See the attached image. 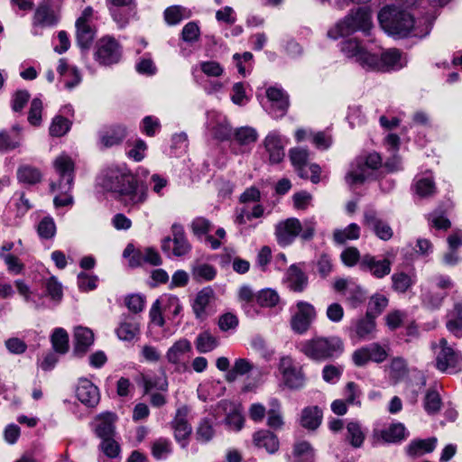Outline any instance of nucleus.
<instances>
[{
    "instance_id": "nucleus-58",
    "label": "nucleus",
    "mask_w": 462,
    "mask_h": 462,
    "mask_svg": "<svg viewBox=\"0 0 462 462\" xmlns=\"http://www.w3.org/2000/svg\"><path fill=\"white\" fill-rule=\"evenodd\" d=\"M267 424L273 429H278L283 424L280 404L275 399L270 402V409L267 411Z\"/></svg>"
},
{
    "instance_id": "nucleus-15",
    "label": "nucleus",
    "mask_w": 462,
    "mask_h": 462,
    "mask_svg": "<svg viewBox=\"0 0 462 462\" xmlns=\"http://www.w3.org/2000/svg\"><path fill=\"white\" fill-rule=\"evenodd\" d=\"M15 286L18 293L23 298L24 302L32 308L35 310L50 308L45 293H40L35 290H32L23 280H16Z\"/></svg>"
},
{
    "instance_id": "nucleus-7",
    "label": "nucleus",
    "mask_w": 462,
    "mask_h": 462,
    "mask_svg": "<svg viewBox=\"0 0 462 462\" xmlns=\"http://www.w3.org/2000/svg\"><path fill=\"white\" fill-rule=\"evenodd\" d=\"M122 47L111 36H104L97 42L95 60L102 66H111L120 61Z\"/></svg>"
},
{
    "instance_id": "nucleus-47",
    "label": "nucleus",
    "mask_w": 462,
    "mask_h": 462,
    "mask_svg": "<svg viewBox=\"0 0 462 462\" xmlns=\"http://www.w3.org/2000/svg\"><path fill=\"white\" fill-rule=\"evenodd\" d=\"M46 297L48 296L55 305L59 304L63 297L61 283L55 278L50 277L44 282Z\"/></svg>"
},
{
    "instance_id": "nucleus-32",
    "label": "nucleus",
    "mask_w": 462,
    "mask_h": 462,
    "mask_svg": "<svg viewBox=\"0 0 462 462\" xmlns=\"http://www.w3.org/2000/svg\"><path fill=\"white\" fill-rule=\"evenodd\" d=\"M323 412L318 406H309L302 410L300 425L310 430H316L322 422Z\"/></svg>"
},
{
    "instance_id": "nucleus-55",
    "label": "nucleus",
    "mask_w": 462,
    "mask_h": 462,
    "mask_svg": "<svg viewBox=\"0 0 462 462\" xmlns=\"http://www.w3.org/2000/svg\"><path fill=\"white\" fill-rule=\"evenodd\" d=\"M70 121L61 116H56L50 125V134L60 137L66 134L70 129Z\"/></svg>"
},
{
    "instance_id": "nucleus-1",
    "label": "nucleus",
    "mask_w": 462,
    "mask_h": 462,
    "mask_svg": "<svg viewBox=\"0 0 462 462\" xmlns=\"http://www.w3.org/2000/svg\"><path fill=\"white\" fill-rule=\"evenodd\" d=\"M101 185L126 207L139 206L147 199L146 189L138 185L134 175L125 163L106 168L101 176Z\"/></svg>"
},
{
    "instance_id": "nucleus-45",
    "label": "nucleus",
    "mask_w": 462,
    "mask_h": 462,
    "mask_svg": "<svg viewBox=\"0 0 462 462\" xmlns=\"http://www.w3.org/2000/svg\"><path fill=\"white\" fill-rule=\"evenodd\" d=\"M365 438V433L358 422L351 421L347 423L346 439L353 448H360L364 443Z\"/></svg>"
},
{
    "instance_id": "nucleus-10",
    "label": "nucleus",
    "mask_w": 462,
    "mask_h": 462,
    "mask_svg": "<svg viewBox=\"0 0 462 462\" xmlns=\"http://www.w3.org/2000/svg\"><path fill=\"white\" fill-rule=\"evenodd\" d=\"M189 413L187 406L180 407L171 421L175 439L183 448L188 446V439L192 432V427L188 420Z\"/></svg>"
},
{
    "instance_id": "nucleus-20",
    "label": "nucleus",
    "mask_w": 462,
    "mask_h": 462,
    "mask_svg": "<svg viewBox=\"0 0 462 462\" xmlns=\"http://www.w3.org/2000/svg\"><path fill=\"white\" fill-rule=\"evenodd\" d=\"M139 383L143 387L144 393L168 390V380L164 373L158 374L152 372L143 373L140 375Z\"/></svg>"
},
{
    "instance_id": "nucleus-36",
    "label": "nucleus",
    "mask_w": 462,
    "mask_h": 462,
    "mask_svg": "<svg viewBox=\"0 0 462 462\" xmlns=\"http://www.w3.org/2000/svg\"><path fill=\"white\" fill-rule=\"evenodd\" d=\"M436 442V438L414 440L408 446L407 453L411 457H420L424 453L432 452L435 448Z\"/></svg>"
},
{
    "instance_id": "nucleus-6",
    "label": "nucleus",
    "mask_w": 462,
    "mask_h": 462,
    "mask_svg": "<svg viewBox=\"0 0 462 462\" xmlns=\"http://www.w3.org/2000/svg\"><path fill=\"white\" fill-rule=\"evenodd\" d=\"M372 25L371 10L367 6L357 7L337 23V30L341 36L348 35L356 31L367 32Z\"/></svg>"
},
{
    "instance_id": "nucleus-27",
    "label": "nucleus",
    "mask_w": 462,
    "mask_h": 462,
    "mask_svg": "<svg viewBox=\"0 0 462 462\" xmlns=\"http://www.w3.org/2000/svg\"><path fill=\"white\" fill-rule=\"evenodd\" d=\"M253 442L257 448H264L270 454L275 453L280 446L276 435L267 430L256 431L253 435Z\"/></svg>"
},
{
    "instance_id": "nucleus-44",
    "label": "nucleus",
    "mask_w": 462,
    "mask_h": 462,
    "mask_svg": "<svg viewBox=\"0 0 462 462\" xmlns=\"http://www.w3.org/2000/svg\"><path fill=\"white\" fill-rule=\"evenodd\" d=\"M258 139L256 129L251 126H242L235 130L234 140L241 146L254 143Z\"/></svg>"
},
{
    "instance_id": "nucleus-42",
    "label": "nucleus",
    "mask_w": 462,
    "mask_h": 462,
    "mask_svg": "<svg viewBox=\"0 0 462 462\" xmlns=\"http://www.w3.org/2000/svg\"><path fill=\"white\" fill-rule=\"evenodd\" d=\"M58 22L54 12L46 5L39 6L34 14L33 24L35 26H52Z\"/></svg>"
},
{
    "instance_id": "nucleus-18",
    "label": "nucleus",
    "mask_w": 462,
    "mask_h": 462,
    "mask_svg": "<svg viewBox=\"0 0 462 462\" xmlns=\"http://www.w3.org/2000/svg\"><path fill=\"white\" fill-rule=\"evenodd\" d=\"M392 262L384 258L376 260L370 254H365L360 261V268L363 271L370 272L375 278L382 279L391 273Z\"/></svg>"
},
{
    "instance_id": "nucleus-29",
    "label": "nucleus",
    "mask_w": 462,
    "mask_h": 462,
    "mask_svg": "<svg viewBox=\"0 0 462 462\" xmlns=\"http://www.w3.org/2000/svg\"><path fill=\"white\" fill-rule=\"evenodd\" d=\"M315 235V224L306 220L301 223L298 218L291 217V241L300 236L303 241H310Z\"/></svg>"
},
{
    "instance_id": "nucleus-52",
    "label": "nucleus",
    "mask_w": 462,
    "mask_h": 462,
    "mask_svg": "<svg viewBox=\"0 0 462 462\" xmlns=\"http://www.w3.org/2000/svg\"><path fill=\"white\" fill-rule=\"evenodd\" d=\"M405 428L402 423L392 424L388 429L382 430V439L388 443L398 442L404 438Z\"/></svg>"
},
{
    "instance_id": "nucleus-14",
    "label": "nucleus",
    "mask_w": 462,
    "mask_h": 462,
    "mask_svg": "<svg viewBox=\"0 0 462 462\" xmlns=\"http://www.w3.org/2000/svg\"><path fill=\"white\" fill-rule=\"evenodd\" d=\"M363 223L381 240L388 241L393 236V231L390 225L380 218L378 213L373 208L365 210Z\"/></svg>"
},
{
    "instance_id": "nucleus-12",
    "label": "nucleus",
    "mask_w": 462,
    "mask_h": 462,
    "mask_svg": "<svg viewBox=\"0 0 462 462\" xmlns=\"http://www.w3.org/2000/svg\"><path fill=\"white\" fill-rule=\"evenodd\" d=\"M315 318L316 311L311 304L305 301L298 302L297 311L291 320L292 330L298 334L306 333Z\"/></svg>"
},
{
    "instance_id": "nucleus-28",
    "label": "nucleus",
    "mask_w": 462,
    "mask_h": 462,
    "mask_svg": "<svg viewBox=\"0 0 462 462\" xmlns=\"http://www.w3.org/2000/svg\"><path fill=\"white\" fill-rule=\"evenodd\" d=\"M22 127L19 125H13L11 132L0 131V152L14 150L21 145Z\"/></svg>"
},
{
    "instance_id": "nucleus-62",
    "label": "nucleus",
    "mask_w": 462,
    "mask_h": 462,
    "mask_svg": "<svg viewBox=\"0 0 462 462\" xmlns=\"http://www.w3.org/2000/svg\"><path fill=\"white\" fill-rule=\"evenodd\" d=\"M11 207L14 208L18 217H22L31 208L32 206L23 192H15L11 200Z\"/></svg>"
},
{
    "instance_id": "nucleus-22",
    "label": "nucleus",
    "mask_w": 462,
    "mask_h": 462,
    "mask_svg": "<svg viewBox=\"0 0 462 462\" xmlns=\"http://www.w3.org/2000/svg\"><path fill=\"white\" fill-rule=\"evenodd\" d=\"M221 405L226 411L225 423L228 429L233 431L241 430L245 422L241 406L228 401L221 402Z\"/></svg>"
},
{
    "instance_id": "nucleus-19",
    "label": "nucleus",
    "mask_w": 462,
    "mask_h": 462,
    "mask_svg": "<svg viewBox=\"0 0 462 462\" xmlns=\"http://www.w3.org/2000/svg\"><path fill=\"white\" fill-rule=\"evenodd\" d=\"M440 350L437 354L436 367L441 372H447L449 368H456L458 364V355L448 345L446 338L439 340Z\"/></svg>"
},
{
    "instance_id": "nucleus-51",
    "label": "nucleus",
    "mask_w": 462,
    "mask_h": 462,
    "mask_svg": "<svg viewBox=\"0 0 462 462\" xmlns=\"http://www.w3.org/2000/svg\"><path fill=\"white\" fill-rule=\"evenodd\" d=\"M257 303L261 307L272 308L279 302L278 293L272 289H263L255 296Z\"/></svg>"
},
{
    "instance_id": "nucleus-54",
    "label": "nucleus",
    "mask_w": 462,
    "mask_h": 462,
    "mask_svg": "<svg viewBox=\"0 0 462 462\" xmlns=\"http://www.w3.org/2000/svg\"><path fill=\"white\" fill-rule=\"evenodd\" d=\"M401 51L397 49H390L382 53L379 60L382 62L381 70H388L395 68L401 60Z\"/></svg>"
},
{
    "instance_id": "nucleus-49",
    "label": "nucleus",
    "mask_w": 462,
    "mask_h": 462,
    "mask_svg": "<svg viewBox=\"0 0 462 462\" xmlns=\"http://www.w3.org/2000/svg\"><path fill=\"white\" fill-rule=\"evenodd\" d=\"M136 255L138 259L136 262L131 261L132 266L139 265L143 263H149L151 265H160L162 263V259L157 251L152 248H145L143 251H137Z\"/></svg>"
},
{
    "instance_id": "nucleus-56",
    "label": "nucleus",
    "mask_w": 462,
    "mask_h": 462,
    "mask_svg": "<svg viewBox=\"0 0 462 462\" xmlns=\"http://www.w3.org/2000/svg\"><path fill=\"white\" fill-rule=\"evenodd\" d=\"M37 232L41 238L51 239L56 234V224L51 217H44L37 226Z\"/></svg>"
},
{
    "instance_id": "nucleus-41",
    "label": "nucleus",
    "mask_w": 462,
    "mask_h": 462,
    "mask_svg": "<svg viewBox=\"0 0 462 462\" xmlns=\"http://www.w3.org/2000/svg\"><path fill=\"white\" fill-rule=\"evenodd\" d=\"M51 342L54 351L64 355L69 350V335L62 328H57L51 336Z\"/></svg>"
},
{
    "instance_id": "nucleus-8",
    "label": "nucleus",
    "mask_w": 462,
    "mask_h": 462,
    "mask_svg": "<svg viewBox=\"0 0 462 462\" xmlns=\"http://www.w3.org/2000/svg\"><path fill=\"white\" fill-rule=\"evenodd\" d=\"M53 167L59 176L58 182L51 184V189L71 190L74 180V162L66 153H61L53 161Z\"/></svg>"
},
{
    "instance_id": "nucleus-63",
    "label": "nucleus",
    "mask_w": 462,
    "mask_h": 462,
    "mask_svg": "<svg viewBox=\"0 0 462 462\" xmlns=\"http://www.w3.org/2000/svg\"><path fill=\"white\" fill-rule=\"evenodd\" d=\"M230 98L235 105L245 106L249 101V97L245 93V84L236 82L233 85Z\"/></svg>"
},
{
    "instance_id": "nucleus-64",
    "label": "nucleus",
    "mask_w": 462,
    "mask_h": 462,
    "mask_svg": "<svg viewBox=\"0 0 462 462\" xmlns=\"http://www.w3.org/2000/svg\"><path fill=\"white\" fill-rule=\"evenodd\" d=\"M200 70L208 77L218 78L223 75L224 67L216 60L201 61L199 64Z\"/></svg>"
},
{
    "instance_id": "nucleus-24",
    "label": "nucleus",
    "mask_w": 462,
    "mask_h": 462,
    "mask_svg": "<svg viewBox=\"0 0 462 462\" xmlns=\"http://www.w3.org/2000/svg\"><path fill=\"white\" fill-rule=\"evenodd\" d=\"M192 346L187 338H180L167 350L166 359L170 364L180 365L187 354L191 353Z\"/></svg>"
},
{
    "instance_id": "nucleus-23",
    "label": "nucleus",
    "mask_w": 462,
    "mask_h": 462,
    "mask_svg": "<svg viewBox=\"0 0 462 462\" xmlns=\"http://www.w3.org/2000/svg\"><path fill=\"white\" fill-rule=\"evenodd\" d=\"M57 71L68 89H72L81 81V75L76 67L69 66L65 59H60Z\"/></svg>"
},
{
    "instance_id": "nucleus-48",
    "label": "nucleus",
    "mask_w": 462,
    "mask_h": 462,
    "mask_svg": "<svg viewBox=\"0 0 462 462\" xmlns=\"http://www.w3.org/2000/svg\"><path fill=\"white\" fill-rule=\"evenodd\" d=\"M162 305L163 312L172 315L173 317L179 315L181 310V305L177 296L171 294H163L157 299Z\"/></svg>"
},
{
    "instance_id": "nucleus-34",
    "label": "nucleus",
    "mask_w": 462,
    "mask_h": 462,
    "mask_svg": "<svg viewBox=\"0 0 462 462\" xmlns=\"http://www.w3.org/2000/svg\"><path fill=\"white\" fill-rule=\"evenodd\" d=\"M254 369L253 363L247 358H236L233 366L225 374V379L228 383H234L239 376H244Z\"/></svg>"
},
{
    "instance_id": "nucleus-17",
    "label": "nucleus",
    "mask_w": 462,
    "mask_h": 462,
    "mask_svg": "<svg viewBox=\"0 0 462 462\" xmlns=\"http://www.w3.org/2000/svg\"><path fill=\"white\" fill-rule=\"evenodd\" d=\"M214 299V291L211 287H205L199 291L191 304L196 319H206L210 314V302Z\"/></svg>"
},
{
    "instance_id": "nucleus-21",
    "label": "nucleus",
    "mask_w": 462,
    "mask_h": 462,
    "mask_svg": "<svg viewBox=\"0 0 462 462\" xmlns=\"http://www.w3.org/2000/svg\"><path fill=\"white\" fill-rule=\"evenodd\" d=\"M76 395L79 401L88 406H95L99 401V391L97 387L86 378L79 381Z\"/></svg>"
},
{
    "instance_id": "nucleus-9",
    "label": "nucleus",
    "mask_w": 462,
    "mask_h": 462,
    "mask_svg": "<svg viewBox=\"0 0 462 462\" xmlns=\"http://www.w3.org/2000/svg\"><path fill=\"white\" fill-rule=\"evenodd\" d=\"M106 3L119 28H125L136 14L135 0H106Z\"/></svg>"
},
{
    "instance_id": "nucleus-46",
    "label": "nucleus",
    "mask_w": 462,
    "mask_h": 462,
    "mask_svg": "<svg viewBox=\"0 0 462 462\" xmlns=\"http://www.w3.org/2000/svg\"><path fill=\"white\" fill-rule=\"evenodd\" d=\"M309 278L307 274L296 264H291V289L301 292L307 287Z\"/></svg>"
},
{
    "instance_id": "nucleus-57",
    "label": "nucleus",
    "mask_w": 462,
    "mask_h": 462,
    "mask_svg": "<svg viewBox=\"0 0 462 462\" xmlns=\"http://www.w3.org/2000/svg\"><path fill=\"white\" fill-rule=\"evenodd\" d=\"M393 289L400 293L406 292L412 285V280L410 275L401 272L392 275Z\"/></svg>"
},
{
    "instance_id": "nucleus-50",
    "label": "nucleus",
    "mask_w": 462,
    "mask_h": 462,
    "mask_svg": "<svg viewBox=\"0 0 462 462\" xmlns=\"http://www.w3.org/2000/svg\"><path fill=\"white\" fill-rule=\"evenodd\" d=\"M41 172L31 166H21L17 171V179L24 184H35L41 180Z\"/></svg>"
},
{
    "instance_id": "nucleus-39",
    "label": "nucleus",
    "mask_w": 462,
    "mask_h": 462,
    "mask_svg": "<svg viewBox=\"0 0 462 462\" xmlns=\"http://www.w3.org/2000/svg\"><path fill=\"white\" fill-rule=\"evenodd\" d=\"M295 462H314V449L306 440L297 441L293 447Z\"/></svg>"
},
{
    "instance_id": "nucleus-38",
    "label": "nucleus",
    "mask_w": 462,
    "mask_h": 462,
    "mask_svg": "<svg viewBox=\"0 0 462 462\" xmlns=\"http://www.w3.org/2000/svg\"><path fill=\"white\" fill-rule=\"evenodd\" d=\"M190 16V10L181 5H172L164 11V19L169 25H176Z\"/></svg>"
},
{
    "instance_id": "nucleus-5",
    "label": "nucleus",
    "mask_w": 462,
    "mask_h": 462,
    "mask_svg": "<svg viewBox=\"0 0 462 462\" xmlns=\"http://www.w3.org/2000/svg\"><path fill=\"white\" fill-rule=\"evenodd\" d=\"M310 152L308 149H291V162L297 175L303 180H310L313 184L320 181L321 168L317 163H309Z\"/></svg>"
},
{
    "instance_id": "nucleus-37",
    "label": "nucleus",
    "mask_w": 462,
    "mask_h": 462,
    "mask_svg": "<svg viewBox=\"0 0 462 462\" xmlns=\"http://www.w3.org/2000/svg\"><path fill=\"white\" fill-rule=\"evenodd\" d=\"M375 319L371 316H365L357 319L354 329L352 330L356 337L359 339H367L369 335L375 329Z\"/></svg>"
},
{
    "instance_id": "nucleus-31",
    "label": "nucleus",
    "mask_w": 462,
    "mask_h": 462,
    "mask_svg": "<svg viewBox=\"0 0 462 462\" xmlns=\"http://www.w3.org/2000/svg\"><path fill=\"white\" fill-rule=\"evenodd\" d=\"M140 332L139 323L132 317L125 316L119 323L116 333L120 340L131 341Z\"/></svg>"
},
{
    "instance_id": "nucleus-53",
    "label": "nucleus",
    "mask_w": 462,
    "mask_h": 462,
    "mask_svg": "<svg viewBox=\"0 0 462 462\" xmlns=\"http://www.w3.org/2000/svg\"><path fill=\"white\" fill-rule=\"evenodd\" d=\"M388 305V299L381 294L374 295L368 304L366 311L367 316H371L375 319L379 316Z\"/></svg>"
},
{
    "instance_id": "nucleus-11",
    "label": "nucleus",
    "mask_w": 462,
    "mask_h": 462,
    "mask_svg": "<svg viewBox=\"0 0 462 462\" xmlns=\"http://www.w3.org/2000/svg\"><path fill=\"white\" fill-rule=\"evenodd\" d=\"M207 117V129L215 139L225 141L231 137L233 131L226 116L217 111H210Z\"/></svg>"
},
{
    "instance_id": "nucleus-13",
    "label": "nucleus",
    "mask_w": 462,
    "mask_h": 462,
    "mask_svg": "<svg viewBox=\"0 0 462 462\" xmlns=\"http://www.w3.org/2000/svg\"><path fill=\"white\" fill-rule=\"evenodd\" d=\"M173 238L165 237L162 242V249L165 253H170L172 247V254L175 256H183L190 251V245L188 242L184 229L181 226H172Z\"/></svg>"
},
{
    "instance_id": "nucleus-59",
    "label": "nucleus",
    "mask_w": 462,
    "mask_h": 462,
    "mask_svg": "<svg viewBox=\"0 0 462 462\" xmlns=\"http://www.w3.org/2000/svg\"><path fill=\"white\" fill-rule=\"evenodd\" d=\"M357 62L367 69L372 70H381L382 62L379 60V57L377 55L369 53L365 50L357 56Z\"/></svg>"
},
{
    "instance_id": "nucleus-2",
    "label": "nucleus",
    "mask_w": 462,
    "mask_h": 462,
    "mask_svg": "<svg viewBox=\"0 0 462 462\" xmlns=\"http://www.w3.org/2000/svg\"><path fill=\"white\" fill-rule=\"evenodd\" d=\"M256 98L262 108L273 119L282 118L289 106L286 90L279 84H264L257 89Z\"/></svg>"
},
{
    "instance_id": "nucleus-30",
    "label": "nucleus",
    "mask_w": 462,
    "mask_h": 462,
    "mask_svg": "<svg viewBox=\"0 0 462 462\" xmlns=\"http://www.w3.org/2000/svg\"><path fill=\"white\" fill-rule=\"evenodd\" d=\"M116 419V415L111 412L101 414L96 418L95 432L101 439L114 435Z\"/></svg>"
},
{
    "instance_id": "nucleus-3",
    "label": "nucleus",
    "mask_w": 462,
    "mask_h": 462,
    "mask_svg": "<svg viewBox=\"0 0 462 462\" xmlns=\"http://www.w3.org/2000/svg\"><path fill=\"white\" fill-rule=\"evenodd\" d=\"M381 27L389 35L406 37L414 26L413 17L395 6H385L378 14Z\"/></svg>"
},
{
    "instance_id": "nucleus-35",
    "label": "nucleus",
    "mask_w": 462,
    "mask_h": 462,
    "mask_svg": "<svg viewBox=\"0 0 462 462\" xmlns=\"http://www.w3.org/2000/svg\"><path fill=\"white\" fill-rule=\"evenodd\" d=\"M219 345L217 337L209 331H203L198 335L195 340V346L199 353L205 354L213 351Z\"/></svg>"
},
{
    "instance_id": "nucleus-26",
    "label": "nucleus",
    "mask_w": 462,
    "mask_h": 462,
    "mask_svg": "<svg viewBox=\"0 0 462 462\" xmlns=\"http://www.w3.org/2000/svg\"><path fill=\"white\" fill-rule=\"evenodd\" d=\"M74 352L84 355L94 343V334L88 328L79 326L74 330Z\"/></svg>"
},
{
    "instance_id": "nucleus-4",
    "label": "nucleus",
    "mask_w": 462,
    "mask_h": 462,
    "mask_svg": "<svg viewBox=\"0 0 462 462\" xmlns=\"http://www.w3.org/2000/svg\"><path fill=\"white\" fill-rule=\"evenodd\" d=\"M300 351L313 360L323 361L339 356L344 351V343L338 337H317L303 342Z\"/></svg>"
},
{
    "instance_id": "nucleus-16",
    "label": "nucleus",
    "mask_w": 462,
    "mask_h": 462,
    "mask_svg": "<svg viewBox=\"0 0 462 462\" xmlns=\"http://www.w3.org/2000/svg\"><path fill=\"white\" fill-rule=\"evenodd\" d=\"M263 146L273 164L281 162L284 156V141L277 131H271L263 140Z\"/></svg>"
},
{
    "instance_id": "nucleus-25",
    "label": "nucleus",
    "mask_w": 462,
    "mask_h": 462,
    "mask_svg": "<svg viewBox=\"0 0 462 462\" xmlns=\"http://www.w3.org/2000/svg\"><path fill=\"white\" fill-rule=\"evenodd\" d=\"M226 392V386L220 380L206 381L198 387V396L204 402L212 401L222 396Z\"/></svg>"
},
{
    "instance_id": "nucleus-33",
    "label": "nucleus",
    "mask_w": 462,
    "mask_h": 462,
    "mask_svg": "<svg viewBox=\"0 0 462 462\" xmlns=\"http://www.w3.org/2000/svg\"><path fill=\"white\" fill-rule=\"evenodd\" d=\"M127 130L125 125H116L100 133V141L106 147L119 144L126 136Z\"/></svg>"
},
{
    "instance_id": "nucleus-61",
    "label": "nucleus",
    "mask_w": 462,
    "mask_h": 462,
    "mask_svg": "<svg viewBox=\"0 0 462 462\" xmlns=\"http://www.w3.org/2000/svg\"><path fill=\"white\" fill-rule=\"evenodd\" d=\"M216 274V269L208 263L198 264L192 270V275L198 281H211Z\"/></svg>"
},
{
    "instance_id": "nucleus-40",
    "label": "nucleus",
    "mask_w": 462,
    "mask_h": 462,
    "mask_svg": "<svg viewBox=\"0 0 462 462\" xmlns=\"http://www.w3.org/2000/svg\"><path fill=\"white\" fill-rule=\"evenodd\" d=\"M76 37L78 45L87 50L93 42L95 31L90 24L76 23Z\"/></svg>"
},
{
    "instance_id": "nucleus-60",
    "label": "nucleus",
    "mask_w": 462,
    "mask_h": 462,
    "mask_svg": "<svg viewBox=\"0 0 462 462\" xmlns=\"http://www.w3.org/2000/svg\"><path fill=\"white\" fill-rule=\"evenodd\" d=\"M171 453V444L170 440L166 439H159L153 442L152 454L156 459H166Z\"/></svg>"
},
{
    "instance_id": "nucleus-43",
    "label": "nucleus",
    "mask_w": 462,
    "mask_h": 462,
    "mask_svg": "<svg viewBox=\"0 0 462 462\" xmlns=\"http://www.w3.org/2000/svg\"><path fill=\"white\" fill-rule=\"evenodd\" d=\"M360 236V227L357 224L352 223L345 229H336L333 233L334 241L337 244L343 245L347 240H356Z\"/></svg>"
}]
</instances>
